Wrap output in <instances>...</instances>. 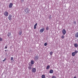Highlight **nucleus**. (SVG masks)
<instances>
[{"instance_id": "6", "label": "nucleus", "mask_w": 78, "mask_h": 78, "mask_svg": "<svg viewBox=\"0 0 78 78\" xmlns=\"http://www.w3.org/2000/svg\"><path fill=\"white\" fill-rule=\"evenodd\" d=\"M13 5V4L12 3H10L9 5V8H11L12 7V6Z\"/></svg>"}, {"instance_id": "18", "label": "nucleus", "mask_w": 78, "mask_h": 78, "mask_svg": "<svg viewBox=\"0 0 78 78\" xmlns=\"http://www.w3.org/2000/svg\"><path fill=\"white\" fill-rule=\"evenodd\" d=\"M42 78H45V76L44 74H43L41 76Z\"/></svg>"}, {"instance_id": "11", "label": "nucleus", "mask_w": 78, "mask_h": 78, "mask_svg": "<svg viewBox=\"0 0 78 78\" xmlns=\"http://www.w3.org/2000/svg\"><path fill=\"white\" fill-rule=\"evenodd\" d=\"M11 35V32H8V33L7 36H8V37H9Z\"/></svg>"}, {"instance_id": "10", "label": "nucleus", "mask_w": 78, "mask_h": 78, "mask_svg": "<svg viewBox=\"0 0 78 78\" xmlns=\"http://www.w3.org/2000/svg\"><path fill=\"white\" fill-rule=\"evenodd\" d=\"M37 25V23H36L34 25V29H36V27Z\"/></svg>"}, {"instance_id": "32", "label": "nucleus", "mask_w": 78, "mask_h": 78, "mask_svg": "<svg viewBox=\"0 0 78 78\" xmlns=\"http://www.w3.org/2000/svg\"><path fill=\"white\" fill-rule=\"evenodd\" d=\"M49 19H51V17H49Z\"/></svg>"}, {"instance_id": "20", "label": "nucleus", "mask_w": 78, "mask_h": 78, "mask_svg": "<svg viewBox=\"0 0 78 78\" xmlns=\"http://www.w3.org/2000/svg\"><path fill=\"white\" fill-rule=\"evenodd\" d=\"M28 68L29 70H31V66H29Z\"/></svg>"}, {"instance_id": "16", "label": "nucleus", "mask_w": 78, "mask_h": 78, "mask_svg": "<svg viewBox=\"0 0 78 78\" xmlns=\"http://www.w3.org/2000/svg\"><path fill=\"white\" fill-rule=\"evenodd\" d=\"M50 66L48 65L47 66L46 69L48 70V69H50Z\"/></svg>"}, {"instance_id": "34", "label": "nucleus", "mask_w": 78, "mask_h": 78, "mask_svg": "<svg viewBox=\"0 0 78 78\" xmlns=\"http://www.w3.org/2000/svg\"><path fill=\"white\" fill-rule=\"evenodd\" d=\"M5 51H6V50H5Z\"/></svg>"}, {"instance_id": "4", "label": "nucleus", "mask_w": 78, "mask_h": 78, "mask_svg": "<svg viewBox=\"0 0 78 78\" xmlns=\"http://www.w3.org/2000/svg\"><path fill=\"white\" fill-rule=\"evenodd\" d=\"M38 59H39V56L37 55L35 56L34 57V59L35 60V61H37Z\"/></svg>"}, {"instance_id": "22", "label": "nucleus", "mask_w": 78, "mask_h": 78, "mask_svg": "<svg viewBox=\"0 0 78 78\" xmlns=\"http://www.w3.org/2000/svg\"><path fill=\"white\" fill-rule=\"evenodd\" d=\"M44 46H47V43H45L44 44Z\"/></svg>"}, {"instance_id": "2", "label": "nucleus", "mask_w": 78, "mask_h": 78, "mask_svg": "<svg viewBox=\"0 0 78 78\" xmlns=\"http://www.w3.org/2000/svg\"><path fill=\"white\" fill-rule=\"evenodd\" d=\"M4 14L5 16V17H7L8 16V15H9V13H8V12L7 11H5L4 13Z\"/></svg>"}, {"instance_id": "29", "label": "nucleus", "mask_w": 78, "mask_h": 78, "mask_svg": "<svg viewBox=\"0 0 78 78\" xmlns=\"http://www.w3.org/2000/svg\"><path fill=\"white\" fill-rule=\"evenodd\" d=\"M29 66H33L32 64H29Z\"/></svg>"}, {"instance_id": "14", "label": "nucleus", "mask_w": 78, "mask_h": 78, "mask_svg": "<svg viewBox=\"0 0 78 78\" xmlns=\"http://www.w3.org/2000/svg\"><path fill=\"white\" fill-rule=\"evenodd\" d=\"M75 36L76 37H78V32H77L75 34Z\"/></svg>"}, {"instance_id": "30", "label": "nucleus", "mask_w": 78, "mask_h": 78, "mask_svg": "<svg viewBox=\"0 0 78 78\" xmlns=\"http://www.w3.org/2000/svg\"><path fill=\"white\" fill-rule=\"evenodd\" d=\"M23 2H24V0H21V2L22 3H23Z\"/></svg>"}, {"instance_id": "3", "label": "nucleus", "mask_w": 78, "mask_h": 78, "mask_svg": "<svg viewBox=\"0 0 78 78\" xmlns=\"http://www.w3.org/2000/svg\"><path fill=\"white\" fill-rule=\"evenodd\" d=\"M8 19L9 20H12V15L11 14L9 15L8 16Z\"/></svg>"}, {"instance_id": "19", "label": "nucleus", "mask_w": 78, "mask_h": 78, "mask_svg": "<svg viewBox=\"0 0 78 78\" xmlns=\"http://www.w3.org/2000/svg\"><path fill=\"white\" fill-rule=\"evenodd\" d=\"M52 55H53V52L51 51L50 52V55L51 56Z\"/></svg>"}, {"instance_id": "23", "label": "nucleus", "mask_w": 78, "mask_h": 78, "mask_svg": "<svg viewBox=\"0 0 78 78\" xmlns=\"http://www.w3.org/2000/svg\"><path fill=\"white\" fill-rule=\"evenodd\" d=\"M3 39H2V38H0V41H2Z\"/></svg>"}, {"instance_id": "15", "label": "nucleus", "mask_w": 78, "mask_h": 78, "mask_svg": "<svg viewBox=\"0 0 78 78\" xmlns=\"http://www.w3.org/2000/svg\"><path fill=\"white\" fill-rule=\"evenodd\" d=\"M74 47H76V48H77L78 47V44L76 43L74 44Z\"/></svg>"}, {"instance_id": "36", "label": "nucleus", "mask_w": 78, "mask_h": 78, "mask_svg": "<svg viewBox=\"0 0 78 78\" xmlns=\"http://www.w3.org/2000/svg\"><path fill=\"white\" fill-rule=\"evenodd\" d=\"M5 55H6V54H5Z\"/></svg>"}, {"instance_id": "7", "label": "nucleus", "mask_w": 78, "mask_h": 78, "mask_svg": "<svg viewBox=\"0 0 78 78\" xmlns=\"http://www.w3.org/2000/svg\"><path fill=\"white\" fill-rule=\"evenodd\" d=\"M36 71V69L35 68H33L32 70V72L34 73H35Z\"/></svg>"}, {"instance_id": "21", "label": "nucleus", "mask_w": 78, "mask_h": 78, "mask_svg": "<svg viewBox=\"0 0 78 78\" xmlns=\"http://www.w3.org/2000/svg\"><path fill=\"white\" fill-rule=\"evenodd\" d=\"M61 38L62 39H64V36L62 35L61 37Z\"/></svg>"}, {"instance_id": "1", "label": "nucleus", "mask_w": 78, "mask_h": 78, "mask_svg": "<svg viewBox=\"0 0 78 78\" xmlns=\"http://www.w3.org/2000/svg\"><path fill=\"white\" fill-rule=\"evenodd\" d=\"M24 11L26 14H28L30 13V9L28 8H27L24 9Z\"/></svg>"}, {"instance_id": "17", "label": "nucleus", "mask_w": 78, "mask_h": 78, "mask_svg": "<svg viewBox=\"0 0 78 78\" xmlns=\"http://www.w3.org/2000/svg\"><path fill=\"white\" fill-rule=\"evenodd\" d=\"M31 64H32V65H33V64H34V61L31 60Z\"/></svg>"}, {"instance_id": "26", "label": "nucleus", "mask_w": 78, "mask_h": 78, "mask_svg": "<svg viewBox=\"0 0 78 78\" xmlns=\"http://www.w3.org/2000/svg\"><path fill=\"white\" fill-rule=\"evenodd\" d=\"M46 30H49V29L48 27H46Z\"/></svg>"}, {"instance_id": "13", "label": "nucleus", "mask_w": 78, "mask_h": 78, "mask_svg": "<svg viewBox=\"0 0 78 78\" xmlns=\"http://www.w3.org/2000/svg\"><path fill=\"white\" fill-rule=\"evenodd\" d=\"M75 55H76V54L75 52H73L72 53V55L73 56H75Z\"/></svg>"}, {"instance_id": "28", "label": "nucleus", "mask_w": 78, "mask_h": 78, "mask_svg": "<svg viewBox=\"0 0 78 78\" xmlns=\"http://www.w3.org/2000/svg\"><path fill=\"white\" fill-rule=\"evenodd\" d=\"M11 61H12V60H13V57H11Z\"/></svg>"}, {"instance_id": "24", "label": "nucleus", "mask_w": 78, "mask_h": 78, "mask_svg": "<svg viewBox=\"0 0 78 78\" xmlns=\"http://www.w3.org/2000/svg\"><path fill=\"white\" fill-rule=\"evenodd\" d=\"M6 60V58H5V59L3 60V62H5Z\"/></svg>"}, {"instance_id": "5", "label": "nucleus", "mask_w": 78, "mask_h": 78, "mask_svg": "<svg viewBox=\"0 0 78 78\" xmlns=\"http://www.w3.org/2000/svg\"><path fill=\"white\" fill-rule=\"evenodd\" d=\"M62 32L63 35H65L66 33V30L65 29H63L62 30Z\"/></svg>"}, {"instance_id": "31", "label": "nucleus", "mask_w": 78, "mask_h": 78, "mask_svg": "<svg viewBox=\"0 0 78 78\" xmlns=\"http://www.w3.org/2000/svg\"><path fill=\"white\" fill-rule=\"evenodd\" d=\"M73 23H74V24H76V21H74V22Z\"/></svg>"}, {"instance_id": "8", "label": "nucleus", "mask_w": 78, "mask_h": 78, "mask_svg": "<svg viewBox=\"0 0 78 78\" xmlns=\"http://www.w3.org/2000/svg\"><path fill=\"white\" fill-rule=\"evenodd\" d=\"M44 28H43L40 30V33H42L43 32H44Z\"/></svg>"}, {"instance_id": "33", "label": "nucleus", "mask_w": 78, "mask_h": 78, "mask_svg": "<svg viewBox=\"0 0 78 78\" xmlns=\"http://www.w3.org/2000/svg\"><path fill=\"white\" fill-rule=\"evenodd\" d=\"M5 48V49H6L7 48V46H6Z\"/></svg>"}, {"instance_id": "27", "label": "nucleus", "mask_w": 78, "mask_h": 78, "mask_svg": "<svg viewBox=\"0 0 78 78\" xmlns=\"http://www.w3.org/2000/svg\"><path fill=\"white\" fill-rule=\"evenodd\" d=\"M52 78H56V76H53L52 77Z\"/></svg>"}, {"instance_id": "9", "label": "nucleus", "mask_w": 78, "mask_h": 78, "mask_svg": "<svg viewBox=\"0 0 78 78\" xmlns=\"http://www.w3.org/2000/svg\"><path fill=\"white\" fill-rule=\"evenodd\" d=\"M22 30L19 31L18 33V34H19V35H22Z\"/></svg>"}, {"instance_id": "35", "label": "nucleus", "mask_w": 78, "mask_h": 78, "mask_svg": "<svg viewBox=\"0 0 78 78\" xmlns=\"http://www.w3.org/2000/svg\"><path fill=\"white\" fill-rule=\"evenodd\" d=\"M9 0V1H10V0Z\"/></svg>"}, {"instance_id": "12", "label": "nucleus", "mask_w": 78, "mask_h": 78, "mask_svg": "<svg viewBox=\"0 0 78 78\" xmlns=\"http://www.w3.org/2000/svg\"><path fill=\"white\" fill-rule=\"evenodd\" d=\"M49 73H53V70L52 69H51L49 71Z\"/></svg>"}, {"instance_id": "25", "label": "nucleus", "mask_w": 78, "mask_h": 78, "mask_svg": "<svg viewBox=\"0 0 78 78\" xmlns=\"http://www.w3.org/2000/svg\"><path fill=\"white\" fill-rule=\"evenodd\" d=\"M75 53L76 54V53L77 54L78 53V51H75Z\"/></svg>"}]
</instances>
